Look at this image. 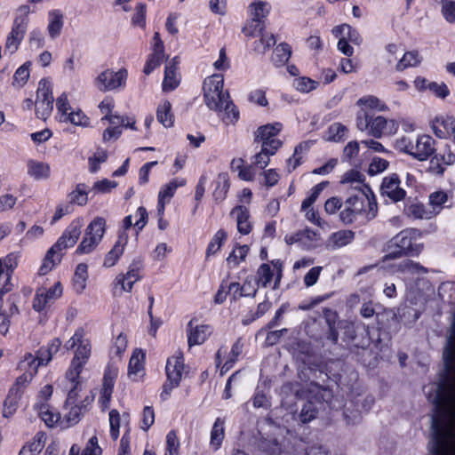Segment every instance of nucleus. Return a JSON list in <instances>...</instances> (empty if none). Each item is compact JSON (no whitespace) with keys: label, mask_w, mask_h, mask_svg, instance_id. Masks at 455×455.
Instances as JSON below:
<instances>
[{"label":"nucleus","mask_w":455,"mask_h":455,"mask_svg":"<svg viewBox=\"0 0 455 455\" xmlns=\"http://www.w3.org/2000/svg\"><path fill=\"white\" fill-rule=\"evenodd\" d=\"M443 369L423 391L435 406L431 418L432 455H455V343H446Z\"/></svg>","instance_id":"f257e3e1"},{"label":"nucleus","mask_w":455,"mask_h":455,"mask_svg":"<svg viewBox=\"0 0 455 455\" xmlns=\"http://www.w3.org/2000/svg\"><path fill=\"white\" fill-rule=\"evenodd\" d=\"M224 78L222 75L215 74L204 81V99L206 106L214 111H224L229 122L234 123L239 117V111L230 100L228 92L223 91Z\"/></svg>","instance_id":"f03ea898"},{"label":"nucleus","mask_w":455,"mask_h":455,"mask_svg":"<svg viewBox=\"0 0 455 455\" xmlns=\"http://www.w3.org/2000/svg\"><path fill=\"white\" fill-rule=\"evenodd\" d=\"M421 233L415 228L402 230L394 236L387 245V253L382 258V262L400 259L403 256H418L422 249L423 243H419Z\"/></svg>","instance_id":"7ed1b4c3"},{"label":"nucleus","mask_w":455,"mask_h":455,"mask_svg":"<svg viewBox=\"0 0 455 455\" xmlns=\"http://www.w3.org/2000/svg\"><path fill=\"white\" fill-rule=\"evenodd\" d=\"M81 235V225L78 221H73L64 231L62 235L47 251L44 263L39 269L40 275H46L62 259L63 250L74 246Z\"/></svg>","instance_id":"20e7f679"},{"label":"nucleus","mask_w":455,"mask_h":455,"mask_svg":"<svg viewBox=\"0 0 455 455\" xmlns=\"http://www.w3.org/2000/svg\"><path fill=\"white\" fill-rule=\"evenodd\" d=\"M183 370L184 357L183 354L179 351L167 360L165 367L167 382L164 385L163 391L160 395L162 400H166L171 391L180 385Z\"/></svg>","instance_id":"39448f33"},{"label":"nucleus","mask_w":455,"mask_h":455,"mask_svg":"<svg viewBox=\"0 0 455 455\" xmlns=\"http://www.w3.org/2000/svg\"><path fill=\"white\" fill-rule=\"evenodd\" d=\"M106 229V220L96 217L86 228L84 236L76 249V253L84 254L92 251L101 241Z\"/></svg>","instance_id":"423d86ee"},{"label":"nucleus","mask_w":455,"mask_h":455,"mask_svg":"<svg viewBox=\"0 0 455 455\" xmlns=\"http://www.w3.org/2000/svg\"><path fill=\"white\" fill-rule=\"evenodd\" d=\"M53 101L51 82L46 78L41 79L38 84L35 102L36 115L39 119L47 120L52 112Z\"/></svg>","instance_id":"0eeeda50"},{"label":"nucleus","mask_w":455,"mask_h":455,"mask_svg":"<svg viewBox=\"0 0 455 455\" xmlns=\"http://www.w3.org/2000/svg\"><path fill=\"white\" fill-rule=\"evenodd\" d=\"M282 124H267L259 126L254 133V141L260 143L261 148L277 151L283 145L277 135L282 131Z\"/></svg>","instance_id":"6e6552de"},{"label":"nucleus","mask_w":455,"mask_h":455,"mask_svg":"<svg viewBox=\"0 0 455 455\" xmlns=\"http://www.w3.org/2000/svg\"><path fill=\"white\" fill-rule=\"evenodd\" d=\"M20 9L24 11L25 14L15 18L4 45V52H8L10 54L18 50L28 28V19L26 12H28V6H22Z\"/></svg>","instance_id":"1a4fd4ad"},{"label":"nucleus","mask_w":455,"mask_h":455,"mask_svg":"<svg viewBox=\"0 0 455 455\" xmlns=\"http://www.w3.org/2000/svg\"><path fill=\"white\" fill-rule=\"evenodd\" d=\"M128 72L125 68H121L115 72L112 69H106L100 73L95 79V86L100 92H108L116 90L125 85Z\"/></svg>","instance_id":"9d476101"},{"label":"nucleus","mask_w":455,"mask_h":455,"mask_svg":"<svg viewBox=\"0 0 455 455\" xmlns=\"http://www.w3.org/2000/svg\"><path fill=\"white\" fill-rule=\"evenodd\" d=\"M92 352L91 342L85 339L76 347L75 356L71 361V364L66 372L65 379L70 380L72 383L79 379L83 367L87 363Z\"/></svg>","instance_id":"9b49d317"},{"label":"nucleus","mask_w":455,"mask_h":455,"mask_svg":"<svg viewBox=\"0 0 455 455\" xmlns=\"http://www.w3.org/2000/svg\"><path fill=\"white\" fill-rule=\"evenodd\" d=\"M365 195L349 196L343 204L339 213V219L344 224H351L356 217L365 212Z\"/></svg>","instance_id":"f8f14e48"},{"label":"nucleus","mask_w":455,"mask_h":455,"mask_svg":"<svg viewBox=\"0 0 455 455\" xmlns=\"http://www.w3.org/2000/svg\"><path fill=\"white\" fill-rule=\"evenodd\" d=\"M62 294V286L60 282L50 288L41 287L37 289L33 300V308L36 311L44 310L47 305L55 301Z\"/></svg>","instance_id":"ddd939ff"},{"label":"nucleus","mask_w":455,"mask_h":455,"mask_svg":"<svg viewBox=\"0 0 455 455\" xmlns=\"http://www.w3.org/2000/svg\"><path fill=\"white\" fill-rule=\"evenodd\" d=\"M398 129L399 124L397 121L387 119L381 116H372L369 135L380 139L383 136H390L396 133Z\"/></svg>","instance_id":"4468645a"},{"label":"nucleus","mask_w":455,"mask_h":455,"mask_svg":"<svg viewBox=\"0 0 455 455\" xmlns=\"http://www.w3.org/2000/svg\"><path fill=\"white\" fill-rule=\"evenodd\" d=\"M401 181L395 173L385 177L380 186V192L383 196L388 197L393 202L402 201L406 192L401 188Z\"/></svg>","instance_id":"2eb2a0df"},{"label":"nucleus","mask_w":455,"mask_h":455,"mask_svg":"<svg viewBox=\"0 0 455 455\" xmlns=\"http://www.w3.org/2000/svg\"><path fill=\"white\" fill-rule=\"evenodd\" d=\"M435 151L434 139L426 134L419 135L415 139L413 157L419 161H426Z\"/></svg>","instance_id":"dca6fc26"},{"label":"nucleus","mask_w":455,"mask_h":455,"mask_svg":"<svg viewBox=\"0 0 455 455\" xmlns=\"http://www.w3.org/2000/svg\"><path fill=\"white\" fill-rule=\"evenodd\" d=\"M212 333V327L207 324L194 325L191 320L188 323V343L189 347L203 344Z\"/></svg>","instance_id":"f3484780"},{"label":"nucleus","mask_w":455,"mask_h":455,"mask_svg":"<svg viewBox=\"0 0 455 455\" xmlns=\"http://www.w3.org/2000/svg\"><path fill=\"white\" fill-rule=\"evenodd\" d=\"M432 130L440 139H445L455 132V118L451 116H436L432 121Z\"/></svg>","instance_id":"a211bd4d"},{"label":"nucleus","mask_w":455,"mask_h":455,"mask_svg":"<svg viewBox=\"0 0 455 455\" xmlns=\"http://www.w3.org/2000/svg\"><path fill=\"white\" fill-rule=\"evenodd\" d=\"M140 262L133 261L125 275H118L116 277V284L121 285V290L130 292L133 284L140 279Z\"/></svg>","instance_id":"6ab92c4d"},{"label":"nucleus","mask_w":455,"mask_h":455,"mask_svg":"<svg viewBox=\"0 0 455 455\" xmlns=\"http://www.w3.org/2000/svg\"><path fill=\"white\" fill-rule=\"evenodd\" d=\"M146 355L141 349H135L130 358L128 365L129 377L138 380L144 375V363Z\"/></svg>","instance_id":"aec40b11"},{"label":"nucleus","mask_w":455,"mask_h":455,"mask_svg":"<svg viewBox=\"0 0 455 455\" xmlns=\"http://www.w3.org/2000/svg\"><path fill=\"white\" fill-rule=\"evenodd\" d=\"M231 216L236 220L237 229L242 235H248L251 231V225L249 221L250 213L247 207L238 205L231 211Z\"/></svg>","instance_id":"412c9836"},{"label":"nucleus","mask_w":455,"mask_h":455,"mask_svg":"<svg viewBox=\"0 0 455 455\" xmlns=\"http://www.w3.org/2000/svg\"><path fill=\"white\" fill-rule=\"evenodd\" d=\"M354 239L355 232L352 230H339L329 236L327 246L332 250L339 249L351 243Z\"/></svg>","instance_id":"4be33fe9"},{"label":"nucleus","mask_w":455,"mask_h":455,"mask_svg":"<svg viewBox=\"0 0 455 455\" xmlns=\"http://www.w3.org/2000/svg\"><path fill=\"white\" fill-rule=\"evenodd\" d=\"M52 358V355L49 354V352L44 347H41L37 351L36 357L30 353L27 354L24 357V360L20 362L21 367H29L36 366V370L40 365H46Z\"/></svg>","instance_id":"5701e85b"},{"label":"nucleus","mask_w":455,"mask_h":455,"mask_svg":"<svg viewBox=\"0 0 455 455\" xmlns=\"http://www.w3.org/2000/svg\"><path fill=\"white\" fill-rule=\"evenodd\" d=\"M34 409L49 427H52L60 419V413L53 411L48 403H36Z\"/></svg>","instance_id":"b1692460"},{"label":"nucleus","mask_w":455,"mask_h":455,"mask_svg":"<svg viewBox=\"0 0 455 455\" xmlns=\"http://www.w3.org/2000/svg\"><path fill=\"white\" fill-rule=\"evenodd\" d=\"M156 119L165 128L173 126L174 115L172 112V104L169 100H164L158 105L156 109Z\"/></svg>","instance_id":"393cba45"},{"label":"nucleus","mask_w":455,"mask_h":455,"mask_svg":"<svg viewBox=\"0 0 455 455\" xmlns=\"http://www.w3.org/2000/svg\"><path fill=\"white\" fill-rule=\"evenodd\" d=\"M332 34L336 36H342L347 41L351 42L355 44H360L362 42L359 32L347 24L336 26L332 28Z\"/></svg>","instance_id":"a878e982"},{"label":"nucleus","mask_w":455,"mask_h":455,"mask_svg":"<svg viewBox=\"0 0 455 455\" xmlns=\"http://www.w3.org/2000/svg\"><path fill=\"white\" fill-rule=\"evenodd\" d=\"M126 244V237L119 236L114 247L108 252L105 257L103 266L111 267L115 266L119 258L123 255L124 245Z\"/></svg>","instance_id":"bb28decb"},{"label":"nucleus","mask_w":455,"mask_h":455,"mask_svg":"<svg viewBox=\"0 0 455 455\" xmlns=\"http://www.w3.org/2000/svg\"><path fill=\"white\" fill-rule=\"evenodd\" d=\"M421 312L411 306L403 305L398 308L397 318L403 325H412L420 316Z\"/></svg>","instance_id":"cd10ccee"},{"label":"nucleus","mask_w":455,"mask_h":455,"mask_svg":"<svg viewBox=\"0 0 455 455\" xmlns=\"http://www.w3.org/2000/svg\"><path fill=\"white\" fill-rule=\"evenodd\" d=\"M247 286H251V277H247L241 286L239 283H231L228 286V291L233 293V299L236 300L241 297H252L257 294L258 288H252L251 291L245 292Z\"/></svg>","instance_id":"c85d7f7f"},{"label":"nucleus","mask_w":455,"mask_h":455,"mask_svg":"<svg viewBox=\"0 0 455 455\" xmlns=\"http://www.w3.org/2000/svg\"><path fill=\"white\" fill-rule=\"evenodd\" d=\"M291 55V48L286 43H281L274 50L271 61L275 66L281 67L285 65Z\"/></svg>","instance_id":"c756f323"},{"label":"nucleus","mask_w":455,"mask_h":455,"mask_svg":"<svg viewBox=\"0 0 455 455\" xmlns=\"http://www.w3.org/2000/svg\"><path fill=\"white\" fill-rule=\"evenodd\" d=\"M63 27V15L59 10H52L49 12L48 33L52 38L57 37Z\"/></svg>","instance_id":"7c9ffc66"},{"label":"nucleus","mask_w":455,"mask_h":455,"mask_svg":"<svg viewBox=\"0 0 455 455\" xmlns=\"http://www.w3.org/2000/svg\"><path fill=\"white\" fill-rule=\"evenodd\" d=\"M225 436V429H224V420L220 418H218L212 428L211 431V442L210 445L213 449V451H217L220 449L222 441Z\"/></svg>","instance_id":"2f4dec72"},{"label":"nucleus","mask_w":455,"mask_h":455,"mask_svg":"<svg viewBox=\"0 0 455 455\" xmlns=\"http://www.w3.org/2000/svg\"><path fill=\"white\" fill-rule=\"evenodd\" d=\"M92 401V399L87 396L83 403L87 402L89 403ZM68 407H70L69 411L65 414L64 419L67 422V427H71L79 422L81 416L84 414L86 408L84 403L79 405L73 404L69 405Z\"/></svg>","instance_id":"473e14b6"},{"label":"nucleus","mask_w":455,"mask_h":455,"mask_svg":"<svg viewBox=\"0 0 455 455\" xmlns=\"http://www.w3.org/2000/svg\"><path fill=\"white\" fill-rule=\"evenodd\" d=\"M175 69V63L166 64L164 70V77L163 81V91H173L180 84Z\"/></svg>","instance_id":"72a5a7b5"},{"label":"nucleus","mask_w":455,"mask_h":455,"mask_svg":"<svg viewBox=\"0 0 455 455\" xmlns=\"http://www.w3.org/2000/svg\"><path fill=\"white\" fill-rule=\"evenodd\" d=\"M348 129L341 123H334L331 124L326 132L325 140L332 142H341L346 137Z\"/></svg>","instance_id":"f704fd0d"},{"label":"nucleus","mask_w":455,"mask_h":455,"mask_svg":"<svg viewBox=\"0 0 455 455\" xmlns=\"http://www.w3.org/2000/svg\"><path fill=\"white\" fill-rule=\"evenodd\" d=\"M87 265L80 263L77 265L74 277H73V287L77 293L83 292L86 287V281L88 278Z\"/></svg>","instance_id":"c9c22d12"},{"label":"nucleus","mask_w":455,"mask_h":455,"mask_svg":"<svg viewBox=\"0 0 455 455\" xmlns=\"http://www.w3.org/2000/svg\"><path fill=\"white\" fill-rule=\"evenodd\" d=\"M421 62V59L417 51H410L405 52L395 65L396 71H403L411 67H416Z\"/></svg>","instance_id":"e433bc0d"},{"label":"nucleus","mask_w":455,"mask_h":455,"mask_svg":"<svg viewBox=\"0 0 455 455\" xmlns=\"http://www.w3.org/2000/svg\"><path fill=\"white\" fill-rule=\"evenodd\" d=\"M229 186L230 184L228 173H220L216 180V188L213 191L214 199L219 202L223 201L229 189Z\"/></svg>","instance_id":"4c0bfd02"},{"label":"nucleus","mask_w":455,"mask_h":455,"mask_svg":"<svg viewBox=\"0 0 455 455\" xmlns=\"http://www.w3.org/2000/svg\"><path fill=\"white\" fill-rule=\"evenodd\" d=\"M87 186L84 183H79L76 188L68 194L69 204L84 206L88 202Z\"/></svg>","instance_id":"58836bf2"},{"label":"nucleus","mask_w":455,"mask_h":455,"mask_svg":"<svg viewBox=\"0 0 455 455\" xmlns=\"http://www.w3.org/2000/svg\"><path fill=\"white\" fill-rule=\"evenodd\" d=\"M28 173L36 180L45 179L49 176L50 167L44 163L29 160L28 162Z\"/></svg>","instance_id":"ea45409f"},{"label":"nucleus","mask_w":455,"mask_h":455,"mask_svg":"<svg viewBox=\"0 0 455 455\" xmlns=\"http://www.w3.org/2000/svg\"><path fill=\"white\" fill-rule=\"evenodd\" d=\"M260 38L253 43V51L264 54L270 47L276 44L275 36L273 34L261 33Z\"/></svg>","instance_id":"a19ab883"},{"label":"nucleus","mask_w":455,"mask_h":455,"mask_svg":"<svg viewBox=\"0 0 455 455\" xmlns=\"http://www.w3.org/2000/svg\"><path fill=\"white\" fill-rule=\"evenodd\" d=\"M243 160L239 159H234L231 163L232 168L238 171V176L241 180L250 181L252 180L255 177V172H254V165H247L243 166Z\"/></svg>","instance_id":"79ce46f5"},{"label":"nucleus","mask_w":455,"mask_h":455,"mask_svg":"<svg viewBox=\"0 0 455 455\" xmlns=\"http://www.w3.org/2000/svg\"><path fill=\"white\" fill-rule=\"evenodd\" d=\"M248 252L249 247L247 245H238L235 247L227 258L228 265L231 267H237L245 259Z\"/></svg>","instance_id":"37998d69"},{"label":"nucleus","mask_w":455,"mask_h":455,"mask_svg":"<svg viewBox=\"0 0 455 455\" xmlns=\"http://www.w3.org/2000/svg\"><path fill=\"white\" fill-rule=\"evenodd\" d=\"M250 7L252 15V23H263L262 20L269 13V4L266 2L259 1L252 3Z\"/></svg>","instance_id":"c03bdc74"},{"label":"nucleus","mask_w":455,"mask_h":455,"mask_svg":"<svg viewBox=\"0 0 455 455\" xmlns=\"http://www.w3.org/2000/svg\"><path fill=\"white\" fill-rule=\"evenodd\" d=\"M20 369L25 370V372L17 378L15 384L12 387H16L17 391H14L16 395H21V388L25 387L33 379V376L37 372L36 366L29 367H21Z\"/></svg>","instance_id":"a18cd8bd"},{"label":"nucleus","mask_w":455,"mask_h":455,"mask_svg":"<svg viewBox=\"0 0 455 455\" xmlns=\"http://www.w3.org/2000/svg\"><path fill=\"white\" fill-rule=\"evenodd\" d=\"M396 270L409 274H427V269L411 259H404L396 266Z\"/></svg>","instance_id":"49530a36"},{"label":"nucleus","mask_w":455,"mask_h":455,"mask_svg":"<svg viewBox=\"0 0 455 455\" xmlns=\"http://www.w3.org/2000/svg\"><path fill=\"white\" fill-rule=\"evenodd\" d=\"M164 57V51L152 50V53L148 56V60L143 68L144 74H151L155 68L161 65Z\"/></svg>","instance_id":"de8ad7c7"},{"label":"nucleus","mask_w":455,"mask_h":455,"mask_svg":"<svg viewBox=\"0 0 455 455\" xmlns=\"http://www.w3.org/2000/svg\"><path fill=\"white\" fill-rule=\"evenodd\" d=\"M415 140L409 135H403L397 138L394 143L396 150L413 156Z\"/></svg>","instance_id":"09e8293b"},{"label":"nucleus","mask_w":455,"mask_h":455,"mask_svg":"<svg viewBox=\"0 0 455 455\" xmlns=\"http://www.w3.org/2000/svg\"><path fill=\"white\" fill-rule=\"evenodd\" d=\"M14 391H17L16 387H11L9 395L6 397L4 403V416L9 417L14 413L17 409L18 401L20 398V395H16Z\"/></svg>","instance_id":"8fccbe9b"},{"label":"nucleus","mask_w":455,"mask_h":455,"mask_svg":"<svg viewBox=\"0 0 455 455\" xmlns=\"http://www.w3.org/2000/svg\"><path fill=\"white\" fill-rule=\"evenodd\" d=\"M185 180H172L159 191L158 197L164 200H170L175 194L178 188L185 186Z\"/></svg>","instance_id":"3c124183"},{"label":"nucleus","mask_w":455,"mask_h":455,"mask_svg":"<svg viewBox=\"0 0 455 455\" xmlns=\"http://www.w3.org/2000/svg\"><path fill=\"white\" fill-rule=\"evenodd\" d=\"M357 105L359 107H364L366 108L377 109L379 111H386L387 109V106L381 102L377 97L373 95H369L365 97H362L357 100Z\"/></svg>","instance_id":"603ef678"},{"label":"nucleus","mask_w":455,"mask_h":455,"mask_svg":"<svg viewBox=\"0 0 455 455\" xmlns=\"http://www.w3.org/2000/svg\"><path fill=\"white\" fill-rule=\"evenodd\" d=\"M449 201V195L444 191H435L429 196V203L433 211L437 213Z\"/></svg>","instance_id":"864d4df0"},{"label":"nucleus","mask_w":455,"mask_h":455,"mask_svg":"<svg viewBox=\"0 0 455 455\" xmlns=\"http://www.w3.org/2000/svg\"><path fill=\"white\" fill-rule=\"evenodd\" d=\"M318 84V82L306 76H300L293 81V86L295 89L303 93H307L315 90Z\"/></svg>","instance_id":"5fc2aeb1"},{"label":"nucleus","mask_w":455,"mask_h":455,"mask_svg":"<svg viewBox=\"0 0 455 455\" xmlns=\"http://www.w3.org/2000/svg\"><path fill=\"white\" fill-rule=\"evenodd\" d=\"M276 153L275 150L261 148L260 151L253 156L252 164L259 169H265L270 161V156Z\"/></svg>","instance_id":"6e6d98bb"},{"label":"nucleus","mask_w":455,"mask_h":455,"mask_svg":"<svg viewBox=\"0 0 455 455\" xmlns=\"http://www.w3.org/2000/svg\"><path fill=\"white\" fill-rule=\"evenodd\" d=\"M29 66L30 62H26L21 65L13 75L12 85L22 87L29 78Z\"/></svg>","instance_id":"4d7b16f0"},{"label":"nucleus","mask_w":455,"mask_h":455,"mask_svg":"<svg viewBox=\"0 0 455 455\" xmlns=\"http://www.w3.org/2000/svg\"><path fill=\"white\" fill-rule=\"evenodd\" d=\"M114 387V379L111 377H108L107 373L104 375L103 387L100 391V401L104 407H108Z\"/></svg>","instance_id":"13d9d810"},{"label":"nucleus","mask_w":455,"mask_h":455,"mask_svg":"<svg viewBox=\"0 0 455 455\" xmlns=\"http://www.w3.org/2000/svg\"><path fill=\"white\" fill-rule=\"evenodd\" d=\"M62 122H70L74 125L86 127L90 124V119L82 110L78 109L76 111H71L62 119Z\"/></svg>","instance_id":"bf43d9fd"},{"label":"nucleus","mask_w":455,"mask_h":455,"mask_svg":"<svg viewBox=\"0 0 455 455\" xmlns=\"http://www.w3.org/2000/svg\"><path fill=\"white\" fill-rule=\"evenodd\" d=\"M226 238L227 233L223 229L217 231L207 247L206 256L208 257L210 255L215 254L220 249L222 242Z\"/></svg>","instance_id":"052dcab7"},{"label":"nucleus","mask_w":455,"mask_h":455,"mask_svg":"<svg viewBox=\"0 0 455 455\" xmlns=\"http://www.w3.org/2000/svg\"><path fill=\"white\" fill-rule=\"evenodd\" d=\"M68 385L67 387L69 388L68 393V397L65 403V406L68 408L69 405L75 404L78 392L81 390V383L79 381V379H76L73 383L67 379Z\"/></svg>","instance_id":"680f3d73"},{"label":"nucleus","mask_w":455,"mask_h":455,"mask_svg":"<svg viewBox=\"0 0 455 455\" xmlns=\"http://www.w3.org/2000/svg\"><path fill=\"white\" fill-rule=\"evenodd\" d=\"M258 283H260L263 287H267L271 282L274 273L268 264H261L257 272Z\"/></svg>","instance_id":"e2e57ef3"},{"label":"nucleus","mask_w":455,"mask_h":455,"mask_svg":"<svg viewBox=\"0 0 455 455\" xmlns=\"http://www.w3.org/2000/svg\"><path fill=\"white\" fill-rule=\"evenodd\" d=\"M442 4V12L448 22L455 21V0H435Z\"/></svg>","instance_id":"0e129e2a"},{"label":"nucleus","mask_w":455,"mask_h":455,"mask_svg":"<svg viewBox=\"0 0 455 455\" xmlns=\"http://www.w3.org/2000/svg\"><path fill=\"white\" fill-rule=\"evenodd\" d=\"M180 441L175 431H170L166 435L165 455H178Z\"/></svg>","instance_id":"69168bd1"},{"label":"nucleus","mask_w":455,"mask_h":455,"mask_svg":"<svg viewBox=\"0 0 455 455\" xmlns=\"http://www.w3.org/2000/svg\"><path fill=\"white\" fill-rule=\"evenodd\" d=\"M56 108L58 113L60 115V120L62 122V119L70 113L69 110L71 109L68 95L66 93H62L57 98Z\"/></svg>","instance_id":"338daca9"},{"label":"nucleus","mask_w":455,"mask_h":455,"mask_svg":"<svg viewBox=\"0 0 455 455\" xmlns=\"http://www.w3.org/2000/svg\"><path fill=\"white\" fill-rule=\"evenodd\" d=\"M371 115L366 111L362 110L356 116V127L361 132L369 133L371 123Z\"/></svg>","instance_id":"774afa93"}]
</instances>
